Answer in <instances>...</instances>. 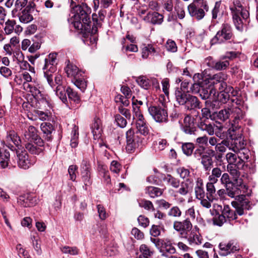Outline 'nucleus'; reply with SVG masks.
<instances>
[{
    "instance_id": "f257e3e1",
    "label": "nucleus",
    "mask_w": 258,
    "mask_h": 258,
    "mask_svg": "<svg viewBox=\"0 0 258 258\" xmlns=\"http://www.w3.org/2000/svg\"><path fill=\"white\" fill-rule=\"evenodd\" d=\"M89 10L86 5L76 6L74 8L71 22L74 27L78 30L90 31L91 30L90 18L88 15Z\"/></svg>"
},
{
    "instance_id": "f03ea898",
    "label": "nucleus",
    "mask_w": 258,
    "mask_h": 258,
    "mask_svg": "<svg viewBox=\"0 0 258 258\" xmlns=\"http://www.w3.org/2000/svg\"><path fill=\"white\" fill-rule=\"evenodd\" d=\"M232 14L233 23L238 30L242 28L243 20H246L249 17L248 12L242 7L240 2L234 0L233 6L230 7Z\"/></svg>"
},
{
    "instance_id": "7ed1b4c3",
    "label": "nucleus",
    "mask_w": 258,
    "mask_h": 258,
    "mask_svg": "<svg viewBox=\"0 0 258 258\" xmlns=\"http://www.w3.org/2000/svg\"><path fill=\"white\" fill-rule=\"evenodd\" d=\"M212 216V220L214 225L221 226L226 221L235 220L237 218V214L241 216L244 214V211H210Z\"/></svg>"
},
{
    "instance_id": "20e7f679",
    "label": "nucleus",
    "mask_w": 258,
    "mask_h": 258,
    "mask_svg": "<svg viewBox=\"0 0 258 258\" xmlns=\"http://www.w3.org/2000/svg\"><path fill=\"white\" fill-rule=\"evenodd\" d=\"M56 53H50L45 59V64L43 67L44 76L51 87L54 86L52 74L56 70Z\"/></svg>"
},
{
    "instance_id": "39448f33",
    "label": "nucleus",
    "mask_w": 258,
    "mask_h": 258,
    "mask_svg": "<svg viewBox=\"0 0 258 258\" xmlns=\"http://www.w3.org/2000/svg\"><path fill=\"white\" fill-rule=\"evenodd\" d=\"M149 112L154 119L158 122H165L168 120L166 107L152 106L149 108Z\"/></svg>"
},
{
    "instance_id": "423d86ee",
    "label": "nucleus",
    "mask_w": 258,
    "mask_h": 258,
    "mask_svg": "<svg viewBox=\"0 0 258 258\" xmlns=\"http://www.w3.org/2000/svg\"><path fill=\"white\" fill-rule=\"evenodd\" d=\"M233 36L231 26L227 24H224L221 30L219 31L216 36L211 40L212 44L217 43H222L226 40L230 39Z\"/></svg>"
},
{
    "instance_id": "0eeeda50",
    "label": "nucleus",
    "mask_w": 258,
    "mask_h": 258,
    "mask_svg": "<svg viewBox=\"0 0 258 258\" xmlns=\"http://www.w3.org/2000/svg\"><path fill=\"white\" fill-rule=\"evenodd\" d=\"M24 139L28 142H34L38 146L42 147L43 141L38 135L37 129L33 126H29L24 133Z\"/></svg>"
},
{
    "instance_id": "6e6552de",
    "label": "nucleus",
    "mask_w": 258,
    "mask_h": 258,
    "mask_svg": "<svg viewBox=\"0 0 258 258\" xmlns=\"http://www.w3.org/2000/svg\"><path fill=\"white\" fill-rule=\"evenodd\" d=\"M222 143L235 153H238L240 151L243 150L245 147L244 140L241 138L232 139L230 142L224 140Z\"/></svg>"
},
{
    "instance_id": "1a4fd4ad",
    "label": "nucleus",
    "mask_w": 258,
    "mask_h": 258,
    "mask_svg": "<svg viewBox=\"0 0 258 258\" xmlns=\"http://www.w3.org/2000/svg\"><path fill=\"white\" fill-rule=\"evenodd\" d=\"M219 247L220 248L219 254L222 256H226L239 249L237 243L233 240L230 241L227 243H220Z\"/></svg>"
},
{
    "instance_id": "9d476101",
    "label": "nucleus",
    "mask_w": 258,
    "mask_h": 258,
    "mask_svg": "<svg viewBox=\"0 0 258 258\" xmlns=\"http://www.w3.org/2000/svg\"><path fill=\"white\" fill-rule=\"evenodd\" d=\"M174 228L179 232L181 237L184 238L193 228L191 222L185 220L182 222H175L174 223Z\"/></svg>"
},
{
    "instance_id": "9b49d317",
    "label": "nucleus",
    "mask_w": 258,
    "mask_h": 258,
    "mask_svg": "<svg viewBox=\"0 0 258 258\" xmlns=\"http://www.w3.org/2000/svg\"><path fill=\"white\" fill-rule=\"evenodd\" d=\"M187 239L190 245H200L202 243V237L199 232V228L195 226L184 238Z\"/></svg>"
},
{
    "instance_id": "f8f14e48",
    "label": "nucleus",
    "mask_w": 258,
    "mask_h": 258,
    "mask_svg": "<svg viewBox=\"0 0 258 258\" xmlns=\"http://www.w3.org/2000/svg\"><path fill=\"white\" fill-rule=\"evenodd\" d=\"M4 142L9 148L13 150L15 149L14 145L18 146L21 143V140L17 133L11 130L7 132Z\"/></svg>"
},
{
    "instance_id": "ddd939ff",
    "label": "nucleus",
    "mask_w": 258,
    "mask_h": 258,
    "mask_svg": "<svg viewBox=\"0 0 258 258\" xmlns=\"http://www.w3.org/2000/svg\"><path fill=\"white\" fill-rule=\"evenodd\" d=\"M17 158L18 166L24 169H28L34 163L25 151L17 152Z\"/></svg>"
},
{
    "instance_id": "4468645a",
    "label": "nucleus",
    "mask_w": 258,
    "mask_h": 258,
    "mask_svg": "<svg viewBox=\"0 0 258 258\" xmlns=\"http://www.w3.org/2000/svg\"><path fill=\"white\" fill-rule=\"evenodd\" d=\"M23 31V28L19 25H16V22L13 20H8L5 23L4 31L6 35H9L14 32L19 35Z\"/></svg>"
},
{
    "instance_id": "2eb2a0df",
    "label": "nucleus",
    "mask_w": 258,
    "mask_h": 258,
    "mask_svg": "<svg viewBox=\"0 0 258 258\" xmlns=\"http://www.w3.org/2000/svg\"><path fill=\"white\" fill-rule=\"evenodd\" d=\"M220 181L222 184L224 185L227 192V195L230 197L233 198L235 195L234 190V186H235L234 180L231 181L229 174L224 173L222 175Z\"/></svg>"
},
{
    "instance_id": "dca6fc26",
    "label": "nucleus",
    "mask_w": 258,
    "mask_h": 258,
    "mask_svg": "<svg viewBox=\"0 0 258 258\" xmlns=\"http://www.w3.org/2000/svg\"><path fill=\"white\" fill-rule=\"evenodd\" d=\"M240 165H227V169L230 174L232 176L235 186H241L243 180L240 177V172L239 171Z\"/></svg>"
},
{
    "instance_id": "f3484780",
    "label": "nucleus",
    "mask_w": 258,
    "mask_h": 258,
    "mask_svg": "<svg viewBox=\"0 0 258 258\" xmlns=\"http://www.w3.org/2000/svg\"><path fill=\"white\" fill-rule=\"evenodd\" d=\"M182 130L186 134L197 135V130L194 121V119L189 115L185 117Z\"/></svg>"
},
{
    "instance_id": "a211bd4d",
    "label": "nucleus",
    "mask_w": 258,
    "mask_h": 258,
    "mask_svg": "<svg viewBox=\"0 0 258 258\" xmlns=\"http://www.w3.org/2000/svg\"><path fill=\"white\" fill-rule=\"evenodd\" d=\"M90 165L88 162L84 161L81 166V174L82 180L85 186H89L92 181L90 179Z\"/></svg>"
},
{
    "instance_id": "6ab92c4d",
    "label": "nucleus",
    "mask_w": 258,
    "mask_h": 258,
    "mask_svg": "<svg viewBox=\"0 0 258 258\" xmlns=\"http://www.w3.org/2000/svg\"><path fill=\"white\" fill-rule=\"evenodd\" d=\"M202 8L200 7V5H196L195 4H190L188 6V11L191 16L200 20L205 16V12Z\"/></svg>"
},
{
    "instance_id": "aec40b11",
    "label": "nucleus",
    "mask_w": 258,
    "mask_h": 258,
    "mask_svg": "<svg viewBox=\"0 0 258 258\" xmlns=\"http://www.w3.org/2000/svg\"><path fill=\"white\" fill-rule=\"evenodd\" d=\"M226 159L228 163L227 165H237L242 166L244 162L242 159L241 153H240V155H238L231 152L228 153L226 155Z\"/></svg>"
},
{
    "instance_id": "412c9836",
    "label": "nucleus",
    "mask_w": 258,
    "mask_h": 258,
    "mask_svg": "<svg viewBox=\"0 0 258 258\" xmlns=\"http://www.w3.org/2000/svg\"><path fill=\"white\" fill-rule=\"evenodd\" d=\"M18 203L24 208L30 207L36 204V200L29 194H25L19 197Z\"/></svg>"
},
{
    "instance_id": "4be33fe9",
    "label": "nucleus",
    "mask_w": 258,
    "mask_h": 258,
    "mask_svg": "<svg viewBox=\"0 0 258 258\" xmlns=\"http://www.w3.org/2000/svg\"><path fill=\"white\" fill-rule=\"evenodd\" d=\"M163 18L164 17L162 15L155 12L149 13L144 19L147 22H150L154 25H159L162 23Z\"/></svg>"
},
{
    "instance_id": "5701e85b",
    "label": "nucleus",
    "mask_w": 258,
    "mask_h": 258,
    "mask_svg": "<svg viewBox=\"0 0 258 258\" xmlns=\"http://www.w3.org/2000/svg\"><path fill=\"white\" fill-rule=\"evenodd\" d=\"M65 72L68 77L75 78H79L80 74L78 68L71 63L70 60L67 62V64L65 68Z\"/></svg>"
},
{
    "instance_id": "b1692460",
    "label": "nucleus",
    "mask_w": 258,
    "mask_h": 258,
    "mask_svg": "<svg viewBox=\"0 0 258 258\" xmlns=\"http://www.w3.org/2000/svg\"><path fill=\"white\" fill-rule=\"evenodd\" d=\"M187 98L186 103L184 104L185 107L187 109L191 110L201 107V102L197 97L189 94Z\"/></svg>"
},
{
    "instance_id": "393cba45",
    "label": "nucleus",
    "mask_w": 258,
    "mask_h": 258,
    "mask_svg": "<svg viewBox=\"0 0 258 258\" xmlns=\"http://www.w3.org/2000/svg\"><path fill=\"white\" fill-rule=\"evenodd\" d=\"M41 129L44 134V137L47 141L52 140V133L54 130L52 125L50 123L44 122L41 125Z\"/></svg>"
},
{
    "instance_id": "a878e982",
    "label": "nucleus",
    "mask_w": 258,
    "mask_h": 258,
    "mask_svg": "<svg viewBox=\"0 0 258 258\" xmlns=\"http://www.w3.org/2000/svg\"><path fill=\"white\" fill-rule=\"evenodd\" d=\"M206 79L207 80V84H210V85L214 86L217 83H220L221 82L225 81L227 79V75L221 72Z\"/></svg>"
},
{
    "instance_id": "bb28decb",
    "label": "nucleus",
    "mask_w": 258,
    "mask_h": 258,
    "mask_svg": "<svg viewBox=\"0 0 258 258\" xmlns=\"http://www.w3.org/2000/svg\"><path fill=\"white\" fill-rule=\"evenodd\" d=\"M189 94L185 90H182L181 89H176L175 91V97L176 101L179 105H184Z\"/></svg>"
},
{
    "instance_id": "cd10ccee",
    "label": "nucleus",
    "mask_w": 258,
    "mask_h": 258,
    "mask_svg": "<svg viewBox=\"0 0 258 258\" xmlns=\"http://www.w3.org/2000/svg\"><path fill=\"white\" fill-rule=\"evenodd\" d=\"M231 115L233 118L234 124L232 125L235 126L238 123V120L243 118V113L241 109L235 107L231 108Z\"/></svg>"
},
{
    "instance_id": "c85d7f7f",
    "label": "nucleus",
    "mask_w": 258,
    "mask_h": 258,
    "mask_svg": "<svg viewBox=\"0 0 258 258\" xmlns=\"http://www.w3.org/2000/svg\"><path fill=\"white\" fill-rule=\"evenodd\" d=\"M195 191L197 199L202 200L205 198V192L204 189L203 180L201 179H198L195 188Z\"/></svg>"
},
{
    "instance_id": "c756f323",
    "label": "nucleus",
    "mask_w": 258,
    "mask_h": 258,
    "mask_svg": "<svg viewBox=\"0 0 258 258\" xmlns=\"http://www.w3.org/2000/svg\"><path fill=\"white\" fill-rule=\"evenodd\" d=\"M192 182L189 179H186L181 182L178 192L182 195H185L192 190Z\"/></svg>"
},
{
    "instance_id": "7c9ffc66",
    "label": "nucleus",
    "mask_w": 258,
    "mask_h": 258,
    "mask_svg": "<svg viewBox=\"0 0 258 258\" xmlns=\"http://www.w3.org/2000/svg\"><path fill=\"white\" fill-rule=\"evenodd\" d=\"M146 194H148L151 198H154L162 195L163 189L157 187L148 186L145 189Z\"/></svg>"
},
{
    "instance_id": "2f4dec72",
    "label": "nucleus",
    "mask_w": 258,
    "mask_h": 258,
    "mask_svg": "<svg viewBox=\"0 0 258 258\" xmlns=\"http://www.w3.org/2000/svg\"><path fill=\"white\" fill-rule=\"evenodd\" d=\"M140 254L139 258H151L153 251L145 244H141L139 248Z\"/></svg>"
},
{
    "instance_id": "473e14b6",
    "label": "nucleus",
    "mask_w": 258,
    "mask_h": 258,
    "mask_svg": "<svg viewBox=\"0 0 258 258\" xmlns=\"http://www.w3.org/2000/svg\"><path fill=\"white\" fill-rule=\"evenodd\" d=\"M92 131L94 138H99L102 133L101 121L99 119H95L92 125Z\"/></svg>"
},
{
    "instance_id": "72a5a7b5",
    "label": "nucleus",
    "mask_w": 258,
    "mask_h": 258,
    "mask_svg": "<svg viewBox=\"0 0 258 258\" xmlns=\"http://www.w3.org/2000/svg\"><path fill=\"white\" fill-rule=\"evenodd\" d=\"M199 128L203 131H206L210 136L214 134V128L216 126L215 124L208 123L205 121H201L198 125Z\"/></svg>"
},
{
    "instance_id": "f704fd0d",
    "label": "nucleus",
    "mask_w": 258,
    "mask_h": 258,
    "mask_svg": "<svg viewBox=\"0 0 258 258\" xmlns=\"http://www.w3.org/2000/svg\"><path fill=\"white\" fill-rule=\"evenodd\" d=\"M99 173L100 175L102 176L103 183L106 186L110 187L111 182L108 171L103 166H101L99 168Z\"/></svg>"
},
{
    "instance_id": "c9c22d12",
    "label": "nucleus",
    "mask_w": 258,
    "mask_h": 258,
    "mask_svg": "<svg viewBox=\"0 0 258 258\" xmlns=\"http://www.w3.org/2000/svg\"><path fill=\"white\" fill-rule=\"evenodd\" d=\"M155 49L152 44H143L142 48V57L144 59L148 57L150 54L154 53Z\"/></svg>"
},
{
    "instance_id": "e433bc0d",
    "label": "nucleus",
    "mask_w": 258,
    "mask_h": 258,
    "mask_svg": "<svg viewBox=\"0 0 258 258\" xmlns=\"http://www.w3.org/2000/svg\"><path fill=\"white\" fill-rule=\"evenodd\" d=\"M133 105L134 113V118H136V124H140L145 122L146 120L139 109V107L137 106L134 102L133 103Z\"/></svg>"
},
{
    "instance_id": "4c0bfd02",
    "label": "nucleus",
    "mask_w": 258,
    "mask_h": 258,
    "mask_svg": "<svg viewBox=\"0 0 258 258\" xmlns=\"http://www.w3.org/2000/svg\"><path fill=\"white\" fill-rule=\"evenodd\" d=\"M133 146L132 147H128V144L126 145V149L130 152H133L136 149L140 148L142 147L143 144V139L141 137H135L134 139H133Z\"/></svg>"
},
{
    "instance_id": "58836bf2",
    "label": "nucleus",
    "mask_w": 258,
    "mask_h": 258,
    "mask_svg": "<svg viewBox=\"0 0 258 258\" xmlns=\"http://www.w3.org/2000/svg\"><path fill=\"white\" fill-rule=\"evenodd\" d=\"M10 153L6 150L0 151V165L3 168L7 167L9 164Z\"/></svg>"
},
{
    "instance_id": "ea45409f",
    "label": "nucleus",
    "mask_w": 258,
    "mask_h": 258,
    "mask_svg": "<svg viewBox=\"0 0 258 258\" xmlns=\"http://www.w3.org/2000/svg\"><path fill=\"white\" fill-rule=\"evenodd\" d=\"M201 163L206 171L210 170L213 165L212 157L207 155L202 156Z\"/></svg>"
},
{
    "instance_id": "a19ab883",
    "label": "nucleus",
    "mask_w": 258,
    "mask_h": 258,
    "mask_svg": "<svg viewBox=\"0 0 258 258\" xmlns=\"http://www.w3.org/2000/svg\"><path fill=\"white\" fill-rule=\"evenodd\" d=\"M231 115V108L224 109L220 110L216 113L217 119L224 121L228 119Z\"/></svg>"
},
{
    "instance_id": "79ce46f5",
    "label": "nucleus",
    "mask_w": 258,
    "mask_h": 258,
    "mask_svg": "<svg viewBox=\"0 0 258 258\" xmlns=\"http://www.w3.org/2000/svg\"><path fill=\"white\" fill-rule=\"evenodd\" d=\"M162 247L165 249L166 252L170 254H174L176 252V249L172 245L170 241L167 239L161 240Z\"/></svg>"
},
{
    "instance_id": "37998d69",
    "label": "nucleus",
    "mask_w": 258,
    "mask_h": 258,
    "mask_svg": "<svg viewBox=\"0 0 258 258\" xmlns=\"http://www.w3.org/2000/svg\"><path fill=\"white\" fill-rule=\"evenodd\" d=\"M92 20L93 25L90 31L92 34H95L97 32L98 28L101 27L102 22H100L98 15L96 14H93Z\"/></svg>"
},
{
    "instance_id": "c03bdc74",
    "label": "nucleus",
    "mask_w": 258,
    "mask_h": 258,
    "mask_svg": "<svg viewBox=\"0 0 258 258\" xmlns=\"http://www.w3.org/2000/svg\"><path fill=\"white\" fill-rule=\"evenodd\" d=\"M55 92L56 95L58 96L63 103L67 102V91L63 86L58 85L56 87Z\"/></svg>"
},
{
    "instance_id": "a18cd8bd",
    "label": "nucleus",
    "mask_w": 258,
    "mask_h": 258,
    "mask_svg": "<svg viewBox=\"0 0 258 258\" xmlns=\"http://www.w3.org/2000/svg\"><path fill=\"white\" fill-rule=\"evenodd\" d=\"M245 196L240 195L238 197L237 201H233L231 203V204L233 208L236 210H243L242 207L244 204H247V202L245 201L244 198Z\"/></svg>"
},
{
    "instance_id": "49530a36",
    "label": "nucleus",
    "mask_w": 258,
    "mask_h": 258,
    "mask_svg": "<svg viewBox=\"0 0 258 258\" xmlns=\"http://www.w3.org/2000/svg\"><path fill=\"white\" fill-rule=\"evenodd\" d=\"M174 8L176 12L178 18L180 19H183L185 15L183 4L181 2L177 1Z\"/></svg>"
},
{
    "instance_id": "de8ad7c7",
    "label": "nucleus",
    "mask_w": 258,
    "mask_h": 258,
    "mask_svg": "<svg viewBox=\"0 0 258 258\" xmlns=\"http://www.w3.org/2000/svg\"><path fill=\"white\" fill-rule=\"evenodd\" d=\"M67 93L69 98L74 101L76 104H79L80 102V98L78 93L73 91L72 89L70 87L67 88Z\"/></svg>"
},
{
    "instance_id": "09e8293b",
    "label": "nucleus",
    "mask_w": 258,
    "mask_h": 258,
    "mask_svg": "<svg viewBox=\"0 0 258 258\" xmlns=\"http://www.w3.org/2000/svg\"><path fill=\"white\" fill-rule=\"evenodd\" d=\"M41 147H37L31 143H27L25 144L26 149L30 153L33 154L38 155L42 152Z\"/></svg>"
},
{
    "instance_id": "8fccbe9b",
    "label": "nucleus",
    "mask_w": 258,
    "mask_h": 258,
    "mask_svg": "<svg viewBox=\"0 0 258 258\" xmlns=\"http://www.w3.org/2000/svg\"><path fill=\"white\" fill-rule=\"evenodd\" d=\"M229 65V62L227 60L218 61L213 62L211 67L217 70H222L226 69Z\"/></svg>"
},
{
    "instance_id": "3c124183",
    "label": "nucleus",
    "mask_w": 258,
    "mask_h": 258,
    "mask_svg": "<svg viewBox=\"0 0 258 258\" xmlns=\"http://www.w3.org/2000/svg\"><path fill=\"white\" fill-rule=\"evenodd\" d=\"M136 127L138 132L141 135L147 136L149 133V128L146 121L140 124H136Z\"/></svg>"
},
{
    "instance_id": "603ef678",
    "label": "nucleus",
    "mask_w": 258,
    "mask_h": 258,
    "mask_svg": "<svg viewBox=\"0 0 258 258\" xmlns=\"http://www.w3.org/2000/svg\"><path fill=\"white\" fill-rule=\"evenodd\" d=\"M97 231L100 236L104 235L107 233L106 226L105 225H96L92 228V234H97Z\"/></svg>"
},
{
    "instance_id": "864d4df0",
    "label": "nucleus",
    "mask_w": 258,
    "mask_h": 258,
    "mask_svg": "<svg viewBox=\"0 0 258 258\" xmlns=\"http://www.w3.org/2000/svg\"><path fill=\"white\" fill-rule=\"evenodd\" d=\"M137 81L138 84L144 88L145 89H148L150 87V81L145 76H141L139 77Z\"/></svg>"
},
{
    "instance_id": "5fc2aeb1",
    "label": "nucleus",
    "mask_w": 258,
    "mask_h": 258,
    "mask_svg": "<svg viewBox=\"0 0 258 258\" xmlns=\"http://www.w3.org/2000/svg\"><path fill=\"white\" fill-rule=\"evenodd\" d=\"M139 135L136 134H135L134 131L132 129H130L126 133V142L127 144H128L129 147H132L133 146V139L135 138V137H138Z\"/></svg>"
},
{
    "instance_id": "6e6d98bb",
    "label": "nucleus",
    "mask_w": 258,
    "mask_h": 258,
    "mask_svg": "<svg viewBox=\"0 0 258 258\" xmlns=\"http://www.w3.org/2000/svg\"><path fill=\"white\" fill-rule=\"evenodd\" d=\"M164 180L168 184L175 188L178 187L180 184V182L178 179L172 177L171 175L169 174L164 178Z\"/></svg>"
},
{
    "instance_id": "4d7b16f0",
    "label": "nucleus",
    "mask_w": 258,
    "mask_h": 258,
    "mask_svg": "<svg viewBox=\"0 0 258 258\" xmlns=\"http://www.w3.org/2000/svg\"><path fill=\"white\" fill-rule=\"evenodd\" d=\"M61 251L62 253L66 254H70L71 255H77L79 253V250L76 247H70L64 246L61 248Z\"/></svg>"
},
{
    "instance_id": "13d9d810",
    "label": "nucleus",
    "mask_w": 258,
    "mask_h": 258,
    "mask_svg": "<svg viewBox=\"0 0 258 258\" xmlns=\"http://www.w3.org/2000/svg\"><path fill=\"white\" fill-rule=\"evenodd\" d=\"M194 149V146L193 144L190 143H185L182 146L183 153L187 156L190 155L192 154Z\"/></svg>"
},
{
    "instance_id": "bf43d9fd",
    "label": "nucleus",
    "mask_w": 258,
    "mask_h": 258,
    "mask_svg": "<svg viewBox=\"0 0 258 258\" xmlns=\"http://www.w3.org/2000/svg\"><path fill=\"white\" fill-rule=\"evenodd\" d=\"M19 20L21 22L28 23L33 20V17L28 12L23 11L19 17Z\"/></svg>"
},
{
    "instance_id": "052dcab7",
    "label": "nucleus",
    "mask_w": 258,
    "mask_h": 258,
    "mask_svg": "<svg viewBox=\"0 0 258 258\" xmlns=\"http://www.w3.org/2000/svg\"><path fill=\"white\" fill-rule=\"evenodd\" d=\"M207 85V80L205 79L203 81H198L197 83L192 84L191 89L192 92H200L203 85Z\"/></svg>"
},
{
    "instance_id": "680f3d73",
    "label": "nucleus",
    "mask_w": 258,
    "mask_h": 258,
    "mask_svg": "<svg viewBox=\"0 0 258 258\" xmlns=\"http://www.w3.org/2000/svg\"><path fill=\"white\" fill-rule=\"evenodd\" d=\"M73 137L71 140V146L73 148H75L78 145V132L77 129L74 127L72 130Z\"/></svg>"
},
{
    "instance_id": "e2e57ef3",
    "label": "nucleus",
    "mask_w": 258,
    "mask_h": 258,
    "mask_svg": "<svg viewBox=\"0 0 258 258\" xmlns=\"http://www.w3.org/2000/svg\"><path fill=\"white\" fill-rule=\"evenodd\" d=\"M74 84L81 91H84L87 87V82L84 79H80L79 77L75 78Z\"/></svg>"
},
{
    "instance_id": "0e129e2a",
    "label": "nucleus",
    "mask_w": 258,
    "mask_h": 258,
    "mask_svg": "<svg viewBox=\"0 0 258 258\" xmlns=\"http://www.w3.org/2000/svg\"><path fill=\"white\" fill-rule=\"evenodd\" d=\"M78 169V167L75 165H70L68 169V172L70 175V179L74 181L76 179V172Z\"/></svg>"
},
{
    "instance_id": "69168bd1",
    "label": "nucleus",
    "mask_w": 258,
    "mask_h": 258,
    "mask_svg": "<svg viewBox=\"0 0 258 258\" xmlns=\"http://www.w3.org/2000/svg\"><path fill=\"white\" fill-rule=\"evenodd\" d=\"M139 204L141 208H144L145 209L150 210L153 209L152 203L148 200L144 199L141 200L139 201Z\"/></svg>"
},
{
    "instance_id": "338daca9",
    "label": "nucleus",
    "mask_w": 258,
    "mask_h": 258,
    "mask_svg": "<svg viewBox=\"0 0 258 258\" xmlns=\"http://www.w3.org/2000/svg\"><path fill=\"white\" fill-rule=\"evenodd\" d=\"M165 46L168 51L172 52H176L177 49L175 42L170 39H169L167 41Z\"/></svg>"
},
{
    "instance_id": "774afa93",
    "label": "nucleus",
    "mask_w": 258,
    "mask_h": 258,
    "mask_svg": "<svg viewBox=\"0 0 258 258\" xmlns=\"http://www.w3.org/2000/svg\"><path fill=\"white\" fill-rule=\"evenodd\" d=\"M115 120L117 125L120 127H124L127 124L126 120L119 114L115 116Z\"/></svg>"
}]
</instances>
